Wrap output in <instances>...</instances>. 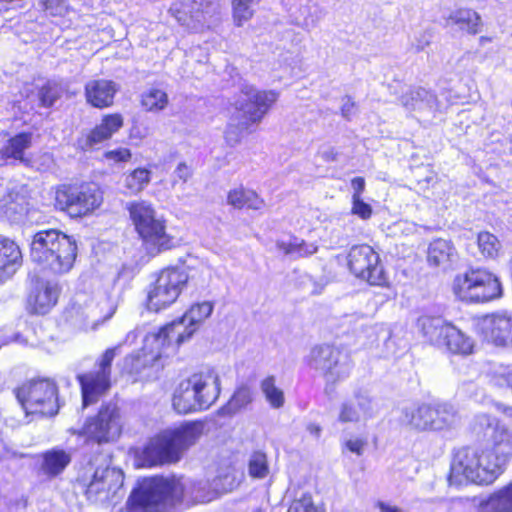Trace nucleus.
<instances>
[{"mask_svg": "<svg viewBox=\"0 0 512 512\" xmlns=\"http://www.w3.org/2000/svg\"><path fill=\"white\" fill-rule=\"evenodd\" d=\"M476 423L491 430L490 446H466L454 452L448 476L451 486L489 485L503 473L512 457L511 427L488 414L477 415Z\"/></svg>", "mask_w": 512, "mask_h": 512, "instance_id": "1", "label": "nucleus"}, {"mask_svg": "<svg viewBox=\"0 0 512 512\" xmlns=\"http://www.w3.org/2000/svg\"><path fill=\"white\" fill-rule=\"evenodd\" d=\"M235 477L230 474L218 476L210 484L194 482L183 477H151L139 483L129 497L130 512H165L184 497L195 502H210L220 494L231 491Z\"/></svg>", "mask_w": 512, "mask_h": 512, "instance_id": "2", "label": "nucleus"}, {"mask_svg": "<svg viewBox=\"0 0 512 512\" xmlns=\"http://www.w3.org/2000/svg\"><path fill=\"white\" fill-rule=\"evenodd\" d=\"M214 309L212 301L194 303L178 319L162 327L157 333L149 334L144 339L141 354L125 358L124 367L129 373H140L144 368L153 366L170 346L178 347L199 329Z\"/></svg>", "mask_w": 512, "mask_h": 512, "instance_id": "3", "label": "nucleus"}, {"mask_svg": "<svg viewBox=\"0 0 512 512\" xmlns=\"http://www.w3.org/2000/svg\"><path fill=\"white\" fill-rule=\"evenodd\" d=\"M203 433V424L187 422L166 429L153 437L142 452L143 466L178 462L184 452L193 446Z\"/></svg>", "mask_w": 512, "mask_h": 512, "instance_id": "4", "label": "nucleus"}, {"mask_svg": "<svg viewBox=\"0 0 512 512\" xmlns=\"http://www.w3.org/2000/svg\"><path fill=\"white\" fill-rule=\"evenodd\" d=\"M221 392V380L215 369L205 368L181 380L174 389L172 406L179 414L209 409Z\"/></svg>", "mask_w": 512, "mask_h": 512, "instance_id": "5", "label": "nucleus"}, {"mask_svg": "<svg viewBox=\"0 0 512 512\" xmlns=\"http://www.w3.org/2000/svg\"><path fill=\"white\" fill-rule=\"evenodd\" d=\"M278 97L276 91H260L251 85H243L233 104L235 113L231 116L225 131L227 143H239L242 133L261 122Z\"/></svg>", "mask_w": 512, "mask_h": 512, "instance_id": "6", "label": "nucleus"}, {"mask_svg": "<svg viewBox=\"0 0 512 512\" xmlns=\"http://www.w3.org/2000/svg\"><path fill=\"white\" fill-rule=\"evenodd\" d=\"M30 257L33 262L54 274H65L74 265L77 244L72 237L59 230H41L33 236Z\"/></svg>", "mask_w": 512, "mask_h": 512, "instance_id": "7", "label": "nucleus"}, {"mask_svg": "<svg viewBox=\"0 0 512 512\" xmlns=\"http://www.w3.org/2000/svg\"><path fill=\"white\" fill-rule=\"evenodd\" d=\"M451 290L457 300L468 304L487 303L503 294L499 277L484 268H469L456 274Z\"/></svg>", "mask_w": 512, "mask_h": 512, "instance_id": "8", "label": "nucleus"}, {"mask_svg": "<svg viewBox=\"0 0 512 512\" xmlns=\"http://www.w3.org/2000/svg\"><path fill=\"white\" fill-rule=\"evenodd\" d=\"M130 219L146 251L156 255L173 247V239L166 233L164 220L146 201H133L127 205Z\"/></svg>", "mask_w": 512, "mask_h": 512, "instance_id": "9", "label": "nucleus"}, {"mask_svg": "<svg viewBox=\"0 0 512 512\" xmlns=\"http://www.w3.org/2000/svg\"><path fill=\"white\" fill-rule=\"evenodd\" d=\"M307 365L320 373L327 385H335L350 376L353 362L339 347L320 344L311 348L305 358Z\"/></svg>", "mask_w": 512, "mask_h": 512, "instance_id": "10", "label": "nucleus"}, {"mask_svg": "<svg viewBox=\"0 0 512 512\" xmlns=\"http://www.w3.org/2000/svg\"><path fill=\"white\" fill-rule=\"evenodd\" d=\"M55 208L72 217H83L98 209L103 202V193L91 183L80 185L63 184L55 190Z\"/></svg>", "mask_w": 512, "mask_h": 512, "instance_id": "11", "label": "nucleus"}, {"mask_svg": "<svg viewBox=\"0 0 512 512\" xmlns=\"http://www.w3.org/2000/svg\"><path fill=\"white\" fill-rule=\"evenodd\" d=\"M18 402L26 414L53 416L59 410L57 387L48 379H32L15 390Z\"/></svg>", "mask_w": 512, "mask_h": 512, "instance_id": "12", "label": "nucleus"}, {"mask_svg": "<svg viewBox=\"0 0 512 512\" xmlns=\"http://www.w3.org/2000/svg\"><path fill=\"white\" fill-rule=\"evenodd\" d=\"M169 14L186 29L203 31L219 21L218 0H179L172 3Z\"/></svg>", "mask_w": 512, "mask_h": 512, "instance_id": "13", "label": "nucleus"}, {"mask_svg": "<svg viewBox=\"0 0 512 512\" xmlns=\"http://www.w3.org/2000/svg\"><path fill=\"white\" fill-rule=\"evenodd\" d=\"M456 413L448 404H410L402 410V422L412 429L442 430L454 423Z\"/></svg>", "mask_w": 512, "mask_h": 512, "instance_id": "14", "label": "nucleus"}, {"mask_svg": "<svg viewBox=\"0 0 512 512\" xmlns=\"http://www.w3.org/2000/svg\"><path fill=\"white\" fill-rule=\"evenodd\" d=\"M123 428L122 416L116 404L101 406L98 413L89 417L80 431L71 430L73 434L85 436L98 444L115 441Z\"/></svg>", "mask_w": 512, "mask_h": 512, "instance_id": "15", "label": "nucleus"}, {"mask_svg": "<svg viewBox=\"0 0 512 512\" xmlns=\"http://www.w3.org/2000/svg\"><path fill=\"white\" fill-rule=\"evenodd\" d=\"M188 280L189 275L183 269H163L148 292V309L157 312L170 306L177 300Z\"/></svg>", "mask_w": 512, "mask_h": 512, "instance_id": "16", "label": "nucleus"}, {"mask_svg": "<svg viewBox=\"0 0 512 512\" xmlns=\"http://www.w3.org/2000/svg\"><path fill=\"white\" fill-rule=\"evenodd\" d=\"M120 345L108 348L100 357L98 370L79 375L82 388L83 407L95 403L110 387L111 364L118 354Z\"/></svg>", "mask_w": 512, "mask_h": 512, "instance_id": "17", "label": "nucleus"}, {"mask_svg": "<svg viewBox=\"0 0 512 512\" xmlns=\"http://www.w3.org/2000/svg\"><path fill=\"white\" fill-rule=\"evenodd\" d=\"M348 266L357 277L371 285L385 283V274L378 253L369 245H355L348 254Z\"/></svg>", "mask_w": 512, "mask_h": 512, "instance_id": "18", "label": "nucleus"}, {"mask_svg": "<svg viewBox=\"0 0 512 512\" xmlns=\"http://www.w3.org/2000/svg\"><path fill=\"white\" fill-rule=\"evenodd\" d=\"M111 316L112 313L102 314L99 305L92 298L79 294L66 310L65 317L73 328L80 331H93Z\"/></svg>", "mask_w": 512, "mask_h": 512, "instance_id": "19", "label": "nucleus"}, {"mask_svg": "<svg viewBox=\"0 0 512 512\" xmlns=\"http://www.w3.org/2000/svg\"><path fill=\"white\" fill-rule=\"evenodd\" d=\"M124 482L121 470L108 465L99 466L87 484V498L93 502H105L117 497Z\"/></svg>", "mask_w": 512, "mask_h": 512, "instance_id": "20", "label": "nucleus"}, {"mask_svg": "<svg viewBox=\"0 0 512 512\" xmlns=\"http://www.w3.org/2000/svg\"><path fill=\"white\" fill-rule=\"evenodd\" d=\"M483 337L499 347H512V314L507 312L488 315L480 322Z\"/></svg>", "mask_w": 512, "mask_h": 512, "instance_id": "21", "label": "nucleus"}, {"mask_svg": "<svg viewBox=\"0 0 512 512\" xmlns=\"http://www.w3.org/2000/svg\"><path fill=\"white\" fill-rule=\"evenodd\" d=\"M373 416V405L365 393H355L339 406L338 421L341 423H357Z\"/></svg>", "mask_w": 512, "mask_h": 512, "instance_id": "22", "label": "nucleus"}, {"mask_svg": "<svg viewBox=\"0 0 512 512\" xmlns=\"http://www.w3.org/2000/svg\"><path fill=\"white\" fill-rule=\"evenodd\" d=\"M61 286L55 280H39L29 297V304L38 314L48 313L58 302Z\"/></svg>", "mask_w": 512, "mask_h": 512, "instance_id": "23", "label": "nucleus"}, {"mask_svg": "<svg viewBox=\"0 0 512 512\" xmlns=\"http://www.w3.org/2000/svg\"><path fill=\"white\" fill-rule=\"evenodd\" d=\"M22 265V252L12 239L0 236V284L11 279Z\"/></svg>", "mask_w": 512, "mask_h": 512, "instance_id": "24", "label": "nucleus"}, {"mask_svg": "<svg viewBox=\"0 0 512 512\" xmlns=\"http://www.w3.org/2000/svg\"><path fill=\"white\" fill-rule=\"evenodd\" d=\"M119 86L107 79L90 80L85 85L87 102L96 108H106L113 104Z\"/></svg>", "mask_w": 512, "mask_h": 512, "instance_id": "25", "label": "nucleus"}, {"mask_svg": "<svg viewBox=\"0 0 512 512\" xmlns=\"http://www.w3.org/2000/svg\"><path fill=\"white\" fill-rule=\"evenodd\" d=\"M399 102L409 112H434L438 109L436 96L420 87H407L402 92Z\"/></svg>", "mask_w": 512, "mask_h": 512, "instance_id": "26", "label": "nucleus"}, {"mask_svg": "<svg viewBox=\"0 0 512 512\" xmlns=\"http://www.w3.org/2000/svg\"><path fill=\"white\" fill-rule=\"evenodd\" d=\"M123 126V117L120 114H109L103 117L101 123L92 129L86 137L84 149L92 148L110 139Z\"/></svg>", "mask_w": 512, "mask_h": 512, "instance_id": "27", "label": "nucleus"}, {"mask_svg": "<svg viewBox=\"0 0 512 512\" xmlns=\"http://www.w3.org/2000/svg\"><path fill=\"white\" fill-rule=\"evenodd\" d=\"M457 259V252L453 244L445 239L432 241L427 251L429 265L447 269Z\"/></svg>", "mask_w": 512, "mask_h": 512, "instance_id": "28", "label": "nucleus"}, {"mask_svg": "<svg viewBox=\"0 0 512 512\" xmlns=\"http://www.w3.org/2000/svg\"><path fill=\"white\" fill-rule=\"evenodd\" d=\"M444 331L443 342L440 343L439 348H445L447 351L459 355L472 353L474 342L470 337L452 324H449Z\"/></svg>", "mask_w": 512, "mask_h": 512, "instance_id": "29", "label": "nucleus"}, {"mask_svg": "<svg viewBox=\"0 0 512 512\" xmlns=\"http://www.w3.org/2000/svg\"><path fill=\"white\" fill-rule=\"evenodd\" d=\"M477 512H512V483L481 499Z\"/></svg>", "mask_w": 512, "mask_h": 512, "instance_id": "30", "label": "nucleus"}, {"mask_svg": "<svg viewBox=\"0 0 512 512\" xmlns=\"http://www.w3.org/2000/svg\"><path fill=\"white\" fill-rule=\"evenodd\" d=\"M227 203L236 209L261 210L265 207V201L255 191L242 186L229 191Z\"/></svg>", "mask_w": 512, "mask_h": 512, "instance_id": "31", "label": "nucleus"}, {"mask_svg": "<svg viewBox=\"0 0 512 512\" xmlns=\"http://www.w3.org/2000/svg\"><path fill=\"white\" fill-rule=\"evenodd\" d=\"M70 462L69 452L53 448L42 454L41 470L48 477H56L64 471Z\"/></svg>", "mask_w": 512, "mask_h": 512, "instance_id": "32", "label": "nucleus"}, {"mask_svg": "<svg viewBox=\"0 0 512 512\" xmlns=\"http://www.w3.org/2000/svg\"><path fill=\"white\" fill-rule=\"evenodd\" d=\"M276 248L284 256L292 258L305 257L317 252V246L314 243H307L296 236L277 239Z\"/></svg>", "mask_w": 512, "mask_h": 512, "instance_id": "33", "label": "nucleus"}, {"mask_svg": "<svg viewBox=\"0 0 512 512\" xmlns=\"http://www.w3.org/2000/svg\"><path fill=\"white\" fill-rule=\"evenodd\" d=\"M450 323H447L441 317H432L424 315L418 318L417 325L422 335L432 344L439 347L440 343L443 342L446 327Z\"/></svg>", "mask_w": 512, "mask_h": 512, "instance_id": "34", "label": "nucleus"}, {"mask_svg": "<svg viewBox=\"0 0 512 512\" xmlns=\"http://www.w3.org/2000/svg\"><path fill=\"white\" fill-rule=\"evenodd\" d=\"M23 198L18 193L10 192L0 199V218L11 222L18 221L24 213Z\"/></svg>", "mask_w": 512, "mask_h": 512, "instance_id": "35", "label": "nucleus"}, {"mask_svg": "<svg viewBox=\"0 0 512 512\" xmlns=\"http://www.w3.org/2000/svg\"><path fill=\"white\" fill-rule=\"evenodd\" d=\"M31 146V134L20 133L11 138L1 151V159L13 158L25 162L23 152Z\"/></svg>", "mask_w": 512, "mask_h": 512, "instance_id": "36", "label": "nucleus"}, {"mask_svg": "<svg viewBox=\"0 0 512 512\" xmlns=\"http://www.w3.org/2000/svg\"><path fill=\"white\" fill-rule=\"evenodd\" d=\"M168 104V94L160 88L152 87L141 94V105L148 112L163 111Z\"/></svg>", "mask_w": 512, "mask_h": 512, "instance_id": "37", "label": "nucleus"}, {"mask_svg": "<svg viewBox=\"0 0 512 512\" xmlns=\"http://www.w3.org/2000/svg\"><path fill=\"white\" fill-rule=\"evenodd\" d=\"M449 20L471 34L478 33L481 25L479 15L471 9H459L450 15Z\"/></svg>", "mask_w": 512, "mask_h": 512, "instance_id": "38", "label": "nucleus"}, {"mask_svg": "<svg viewBox=\"0 0 512 512\" xmlns=\"http://www.w3.org/2000/svg\"><path fill=\"white\" fill-rule=\"evenodd\" d=\"M252 402V391L247 386L239 387L229 400L226 406L222 407L219 413L232 415L245 408Z\"/></svg>", "mask_w": 512, "mask_h": 512, "instance_id": "39", "label": "nucleus"}, {"mask_svg": "<svg viewBox=\"0 0 512 512\" xmlns=\"http://www.w3.org/2000/svg\"><path fill=\"white\" fill-rule=\"evenodd\" d=\"M260 388L269 405L274 409L283 407L285 403L284 392L276 386L274 376H268L261 381Z\"/></svg>", "mask_w": 512, "mask_h": 512, "instance_id": "40", "label": "nucleus"}, {"mask_svg": "<svg viewBox=\"0 0 512 512\" xmlns=\"http://www.w3.org/2000/svg\"><path fill=\"white\" fill-rule=\"evenodd\" d=\"M150 180V170L137 168L125 176L124 186L130 194H138L149 184Z\"/></svg>", "mask_w": 512, "mask_h": 512, "instance_id": "41", "label": "nucleus"}, {"mask_svg": "<svg viewBox=\"0 0 512 512\" xmlns=\"http://www.w3.org/2000/svg\"><path fill=\"white\" fill-rule=\"evenodd\" d=\"M64 89L55 81H47L39 88L38 98L41 106L49 108L62 96Z\"/></svg>", "mask_w": 512, "mask_h": 512, "instance_id": "42", "label": "nucleus"}, {"mask_svg": "<svg viewBox=\"0 0 512 512\" xmlns=\"http://www.w3.org/2000/svg\"><path fill=\"white\" fill-rule=\"evenodd\" d=\"M478 247L481 254L486 258H495L499 255L501 244L497 237L489 232L478 234Z\"/></svg>", "mask_w": 512, "mask_h": 512, "instance_id": "43", "label": "nucleus"}, {"mask_svg": "<svg viewBox=\"0 0 512 512\" xmlns=\"http://www.w3.org/2000/svg\"><path fill=\"white\" fill-rule=\"evenodd\" d=\"M248 471L253 478H264L269 473L267 457L263 452H254L248 462Z\"/></svg>", "mask_w": 512, "mask_h": 512, "instance_id": "44", "label": "nucleus"}, {"mask_svg": "<svg viewBox=\"0 0 512 512\" xmlns=\"http://www.w3.org/2000/svg\"><path fill=\"white\" fill-rule=\"evenodd\" d=\"M287 512H324V508L314 504L311 496L304 495L300 499L294 500Z\"/></svg>", "mask_w": 512, "mask_h": 512, "instance_id": "45", "label": "nucleus"}, {"mask_svg": "<svg viewBox=\"0 0 512 512\" xmlns=\"http://www.w3.org/2000/svg\"><path fill=\"white\" fill-rule=\"evenodd\" d=\"M189 279L200 288H207L212 279V270L207 265H201L194 274L189 276Z\"/></svg>", "mask_w": 512, "mask_h": 512, "instance_id": "46", "label": "nucleus"}, {"mask_svg": "<svg viewBox=\"0 0 512 512\" xmlns=\"http://www.w3.org/2000/svg\"><path fill=\"white\" fill-rule=\"evenodd\" d=\"M351 213L363 220H367L372 215V207L365 203L361 197L359 198L357 195L352 196Z\"/></svg>", "mask_w": 512, "mask_h": 512, "instance_id": "47", "label": "nucleus"}, {"mask_svg": "<svg viewBox=\"0 0 512 512\" xmlns=\"http://www.w3.org/2000/svg\"><path fill=\"white\" fill-rule=\"evenodd\" d=\"M40 6L52 16H62L67 11V6L63 0H39Z\"/></svg>", "mask_w": 512, "mask_h": 512, "instance_id": "48", "label": "nucleus"}, {"mask_svg": "<svg viewBox=\"0 0 512 512\" xmlns=\"http://www.w3.org/2000/svg\"><path fill=\"white\" fill-rule=\"evenodd\" d=\"M104 157L106 160L111 161L113 163H121V162H128L131 157V151L127 148H119L116 150H110L107 151L104 154Z\"/></svg>", "mask_w": 512, "mask_h": 512, "instance_id": "49", "label": "nucleus"}, {"mask_svg": "<svg viewBox=\"0 0 512 512\" xmlns=\"http://www.w3.org/2000/svg\"><path fill=\"white\" fill-rule=\"evenodd\" d=\"M192 176V169L184 162H181L177 165L174 170V177L183 182L188 181Z\"/></svg>", "mask_w": 512, "mask_h": 512, "instance_id": "50", "label": "nucleus"}, {"mask_svg": "<svg viewBox=\"0 0 512 512\" xmlns=\"http://www.w3.org/2000/svg\"><path fill=\"white\" fill-rule=\"evenodd\" d=\"M346 448L357 455H362L366 441L360 438L349 439L345 443Z\"/></svg>", "mask_w": 512, "mask_h": 512, "instance_id": "51", "label": "nucleus"}, {"mask_svg": "<svg viewBox=\"0 0 512 512\" xmlns=\"http://www.w3.org/2000/svg\"><path fill=\"white\" fill-rule=\"evenodd\" d=\"M351 187L353 189L352 196H358L359 198L362 196V193L365 189V180L363 177H355L351 180Z\"/></svg>", "mask_w": 512, "mask_h": 512, "instance_id": "52", "label": "nucleus"}, {"mask_svg": "<svg viewBox=\"0 0 512 512\" xmlns=\"http://www.w3.org/2000/svg\"><path fill=\"white\" fill-rule=\"evenodd\" d=\"M355 110V103L351 100V98L346 97L343 100V104L341 107V112L343 117L349 119L353 114Z\"/></svg>", "mask_w": 512, "mask_h": 512, "instance_id": "53", "label": "nucleus"}, {"mask_svg": "<svg viewBox=\"0 0 512 512\" xmlns=\"http://www.w3.org/2000/svg\"><path fill=\"white\" fill-rule=\"evenodd\" d=\"M376 505L380 509L381 512H403L397 506L391 505L389 503L379 501V502H377Z\"/></svg>", "mask_w": 512, "mask_h": 512, "instance_id": "54", "label": "nucleus"}, {"mask_svg": "<svg viewBox=\"0 0 512 512\" xmlns=\"http://www.w3.org/2000/svg\"><path fill=\"white\" fill-rule=\"evenodd\" d=\"M308 430L311 434H314L315 436H319L321 431L320 427L316 424H310L308 426Z\"/></svg>", "mask_w": 512, "mask_h": 512, "instance_id": "55", "label": "nucleus"}, {"mask_svg": "<svg viewBox=\"0 0 512 512\" xmlns=\"http://www.w3.org/2000/svg\"><path fill=\"white\" fill-rule=\"evenodd\" d=\"M428 44H429V40L421 41V42H419V43L416 45V49H417L418 51L423 50V49H424Z\"/></svg>", "mask_w": 512, "mask_h": 512, "instance_id": "56", "label": "nucleus"}, {"mask_svg": "<svg viewBox=\"0 0 512 512\" xmlns=\"http://www.w3.org/2000/svg\"><path fill=\"white\" fill-rule=\"evenodd\" d=\"M137 338V331H131L126 336V341L135 340Z\"/></svg>", "mask_w": 512, "mask_h": 512, "instance_id": "57", "label": "nucleus"}, {"mask_svg": "<svg viewBox=\"0 0 512 512\" xmlns=\"http://www.w3.org/2000/svg\"><path fill=\"white\" fill-rule=\"evenodd\" d=\"M506 413L509 417H512V408L508 409Z\"/></svg>", "mask_w": 512, "mask_h": 512, "instance_id": "58", "label": "nucleus"}]
</instances>
